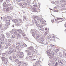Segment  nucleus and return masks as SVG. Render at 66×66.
I'll list each match as a JSON object with an SVG mask.
<instances>
[{"instance_id": "obj_1", "label": "nucleus", "mask_w": 66, "mask_h": 66, "mask_svg": "<svg viewBox=\"0 0 66 66\" xmlns=\"http://www.w3.org/2000/svg\"><path fill=\"white\" fill-rule=\"evenodd\" d=\"M44 35L45 36H47V39H50V38H51V36L49 34L47 33V32H45Z\"/></svg>"}, {"instance_id": "obj_2", "label": "nucleus", "mask_w": 66, "mask_h": 66, "mask_svg": "<svg viewBox=\"0 0 66 66\" xmlns=\"http://www.w3.org/2000/svg\"><path fill=\"white\" fill-rule=\"evenodd\" d=\"M2 60H4V63L5 64L7 63V60L6 58V57H2Z\"/></svg>"}, {"instance_id": "obj_3", "label": "nucleus", "mask_w": 66, "mask_h": 66, "mask_svg": "<svg viewBox=\"0 0 66 66\" xmlns=\"http://www.w3.org/2000/svg\"><path fill=\"white\" fill-rule=\"evenodd\" d=\"M41 35L40 34V33H39V34H36V36L35 37V38H36V39H38L39 38V36H40Z\"/></svg>"}, {"instance_id": "obj_4", "label": "nucleus", "mask_w": 66, "mask_h": 66, "mask_svg": "<svg viewBox=\"0 0 66 66\" xmlns=\"http://www.w3.org/2000/svg\"><path fill=\"white\" fill-rule=\"evenodd\" d=\"M30 32L32 34V35L33 36H34L35 34L34 32V30L33 29H31L30 31Z\"/></svg>"}, {"instance_id": "obj_5", "label": "nucleus", "mask_w": 66, "mask_h": 66, "mask_svg": "<svg viewBox=\"0 0 66 66\" xmlns=\"http://www.w3.org/2000/svg\"><path fill=\"white\" fill-rule=\"evenodd\" d=\"M34 32L35 33L34 35H35V34H39V33H38V32L37 31V30L35 29L34 30Z\"/></svg>"}, {"instance_id": "obj_6", "label": "nucleus", "mask_w": 66, "mask_h": 66, "mask_svg": "<svg viewBox=\"0 0 66 66\" xmlns=\"http://www.w3.org/2000/svg\"><path fill=\"white\" fill-rule=\"evenodd\" d=\"M18 31L19 32V33H21V34H24V33L23 32V31H22L21 30V29H19Z\"/></svg>"}, {"instance_id": "obj_7", "label": "nucleus", "mask_w": 66, "mask_h": 66, "mask_svg": "<svg viewBox=\"0 0 66 66\" xmlns=\"http://www.w3.org/2000/svg\"><path fill=\"white\" fill-rule=\"evenodd\" d=\"M6 35H7V38H9L10 37V34L9 33H7L6 34Z\"/></svg>"}, {"instance_id": "obj_8", "label": "nucleus", "mask_w": 66, "mask_h": 66, "mask_svg": "<svg viewBox=\"0 0 66 66\" xmlns=\"http://www.w3.org/2000/svg\"><path fill=\"white\" fill-rule=\"evenodd\" d=\"M6 2H4L3 3V5L4 6V7H5V6H7V5H6Z\"/></svg>"}, {"instance_id": "obj_9", "label": "nucleus", "mask_w": 66, "mask_h": 66, "mask_svg": "<svg viewBox=\"0 0 66 66\" xmlns=\"http://www.w3.org/2000/svg\"><path fill=\"white\" fill-rule=\"evenodd\" d=\"M63 55L64 58H66V53L63 52Z\"/></svg>"}, {"instance_id": "obj_10", "label": "nucleus", "mask_w": 66, "mask_h": 66, "mask_svg": "<svg viewBox=\"0 0 66 66\" xmlns=\"http://www.w3.org/2000/svg\"><path fill=\"white\" fill-rule=\"evenodd\" d=\"M57 19H56L55 20V21H56L57 20H62V18H57Z\"/></svg>"}, {"instance_id": "obj_11", "label": "nucleus", "mask_w": 66, "mask_h": 66, "mask_svg": "<svg viewBox=\"0 0 66 66\" xmlns=\"http://www.w3.org/2000/svg\"><path fill=\"white\" fill-rule=\"evenodd\" d=\"M41 22H43L44 23H45L46 22V21H43V19H41V20H40Z\"/></svg>"}, {"instance_id": "obj_12", "label": "nucleus", "mask_w": 66, "mask_h": 66, "mask_svg": "<svg viewBox=\"0 0 66 66\" xmlns=\"http://www.w3.org/2000/svg\"><path fill=\"white\" fill-rule=\"evenodd\" d=\"M13 21L15 23H18V20L17 19H14Z\"/></svg>"}, {"instance_id": "obj_13", "label": "nucleus", "mask_w": 66, "mask_h": 66, "mask_svg": "<svg viewBox=\"0 0 66 66\" xmlns=\"http://www.w3.org/2000/svg\"><path fill=\"white\" fill-rule=\"evenodd\" d=\"M47 55L48 56H50L51 55V54L50 52H48L47 53Z\"/></svg>"}, {"instance_id": "obj_14", "label": "nucleus", "mask_w": 66, "mask_h": 66, "mask_svg": "<svg viewBox=\"0 0 66 66\" xmlns=\"http://www.w3.org/2000/svg\"><path fill=\"white\" fill-rule=\"evenodd\" d=\"M6 45L8 47L9 46H11V44H10V43H6Z\"/></svg>"}, {"instance_id": "obj_15", "label": "nucleus", "mask_w": 66, "mask_h": 66, "mask_svg": "<svg viewBox=\"0 0 66 66\" xmlns=\"http://www.w3.org/2000/svg\"><path fill=\"white\" fill-rule=\"evenodd\" d=\"M14 61L15 62H16V63H18V62H19V60H18V59H17L15 60V61Z\"/></svg>"}, {"instance_id": "obj_16", "label": "nucleus", "mask_w": 66, "mask_h": 66, "mask_svg": "<svg viewBox=\"0 0 66 66\" xmlns=\"http://www.w3.org/2000/svg\"><path fill=\"white\" fill-rule=\"evenodd\" d=\"M23 56H24L23 55H20L19 56V57L20 58H23Z\"/></svg>"}, {"instance_id": "obj_17", "label": "nucleus", "mask_w": 66, "mask_h": 66, "mask_svg": "<svg viewBox=\"0 0 66 66\" xmlns=\"http://www.w3.org/2000/svg\"><path fill=\"white\" fill-rule=\"evenodd\" d=\"M8 42H9V43H11V42H12V40L11 39H8Z\"/></svg>"}, {"instance_id": "obj_18", "label": "nucleus", "mask_w": 66, "mask_h": 66, "mask_svg": "<svg viewBox=\"0 0 66 66\" xmlns=\"http://www.w3.org/2000/svg\"><path fill=\"white\" fill-rule=\"evenodd\" d=\"M13 52V51L12 50H10L9 52V54H11Z\"/></svg>"}, {"instance_id": "obj_19", "label": "nucleus", "mask_w": 66, "mask_h": 66, "mask_svg": "<svg viewBox=\"0 0 66 66\" xmlns=\"http://www.w3.org/2000/svg\"><path fill=\"white\" fill-rule=\"evenodd\" d=\"M10 22L7 23H6V24H5V26H9V25H10Z\"/></svg>"}, {"instance_id": "obj_20", "label": "nucleus", "mask_w": 66, "mask_h": 66, "mask_svg": "<svg viewBox=\"0 0 66 66\" xmlns=\"http://www.w3.org/2000/svg\"><path fill=\"white\" fill-rule=\"evenodd\" d=\"M55 57L54 55H52L51 57H50V59H51L52 58H54Z\"/></svg>"}, {"instance_id": "obj_21", "label": "nucleus", "mask_w": 66, "mask_h": 66, "mask_svg": "<svg viewBox=\"0 0 66 66\" xmlns=\"http://www.w3.org/2000/svg\"><path fill=\"white\" fill-rule=\"evenodd\" d=\"M16 36H17V37H18L19 38V37H20V34L18 33L16 35Z\"/></svg>"}, {"instance_id": "obj_22", "label": "nucleus", "mask_w": 66, "mask_h": 66, "mask_svg": "<svg viewBox=\"0 0 66 66\" xmlns=\"http://www.w3.org/2000/svg\"><path fill=\"white\" fill-rule=\"evenodd\" d=\"M0 40L2 41H4V39L2 37H1L0 38Z\"/></svg>"}, {"instance_id": "obj_23", "label": "nucleus", "mask_w": 66, "mask_h": 66, "mask_svg": "<svg viewBox=\"0 0 66 66\" xmlns=\"http://www.w3.org/2000/svg\"><path fill=\"white\" fill-rule=\"evenodd\" d=\"M19 23H22V21L21 20H19Z\"/></svg>"}, {"instance_id": "obj_24", "label": "nucleus", "mask_w": 66, "mask_h": 66, "mask_svg": "<svg viewBox=\"0 0 66 66\" xmlns=\"http://www.w3.org/2000/svg\"><path fill=\"white\" fill-rule=\"evenodd\" d=\"M59 51V49L57 48L55 50V52L56 53H57V52Z\"/></svg>"}, {"instance_id": "obj_25", "label": "nucleus", "mask_w": 66, "mask_h": 66, "mask_svg": "<svg viewBox=\"0 0 66 66\" xmlns=\"http://www.w3.org/2000/svg\"><path fill=\"white\" fill-rule=\"evenodd\" d=\"M14 34L15 35H17L18 34V33H17V32L15 31L14 32Z\"/></svg>"}, {"instance_id": "obj_26", "label": "nucleus", "mask_w": 66, "mask_h": 66, "mask_svg": "<svg viewBox=\"0 0 66 66\" xmlns=\"http://www.w3.org/2000/svg\"><path fill=\"white\" fill-rule=\"evenodd\" d=\"M9 49L10 50H11L13 49V47L12 46H10L9 47Z\"/></svg>"}, {"instance_id": "obj_27", "label": "nucleus", "mask_w": 66, "mask_h": 66, "mask_svg": "<svg viewBox=\"0 0 66 66\" xmlns=\"http://www.w3.org/2000/svg\"><path fill=\"white\" fill-rule=\"evenodd\" d=\"M23 4L24 5H27V4L26 3H23Z\"/></svg>"}, {"instance_id": "obj_28", "label": "nucleus", "mask_w": 66, "mask_h": 66, "mask_svg": "<svg viewBox=\"0 0 66 66\" xmlns=\"http://www.w3.org/2000/svg\"><path fill=\"white\" fill-rule=\"evenodd\" d=\"M12 46V48H14L15 47V45L14 44H13Z\"/></svg>"}, {"instance_id": "obj_29", "label": "nucleus", "mask_w": 66, "mask_h": 66, "mask_svg": "<svg viewBox=\"0 0 66 66\" xmlns=\"http://www.w3.org/2000/svg\"><path fill=\"white\" fill-rule=\"evenodd\" d=\"M10 22V21L8 20H7L6 21V22H7V23H9V22Z\"/></svg>"}, {"instance_id": "obj_30", "label": "nucleus", "mask_w": 66, "mask_h": 66, "mask_svg": "<svg viewBox=\"0 0 66 66\" xmlns=\"http://www.w3.org/2000/svg\"><path fill=\"white\" fill-rule=\"evenodd\" d=\"M28 27H29V25L27 24L25 26V27L26 29L28 28Z\"/></svg>"}, {"instance_id": "obj_31", "label": "nucleus", "mask_w": 66, "mask_h": 66, "mask_svg": "<svg viewBox=\"0 0 66 66\" xmlns=\"http://www.w3.org/2000/svg\"><path fill=\"white\" fill-rule=\"evenodd\" d=\"M12 50V52H16V50L13 49Z\"/></svg>"}, {"instance_id": "obj_32", "label": "nucleus", "mask_w": 66, "mask_h": 66, "mask_svg": "<svg viewBox=\"0 0 66 66\" xmlns=\"http://www.w3.org/2000/svg\"><path fill=\"white\" fill-rule=\"evenodd\" d=\"M51 54H52V55H54V53L53 51H51Z\"/></svg>"}, {"instance_id": "obj_33", "label": "nucleus", "mask_w": 66, "mask_h": 66, "mask_svg": "<svg viewBox=\"0 0 66 66\" xmlns=\"http://www.w3.org/2000/svg\"><path fill=\"white\" fill-rule=\"evenodd\" d=\"M43 27V25H40L39 26V28H42Z\"/></svg>"}, {"instance_id": "obj_34", "label": "nucleus", "mask_w": 66, "mask_h": 66, "mask_svg": "<svg viewBox=\"0 0 66 66\" xmlns=\"http://www.w3.org/2000/svg\"><path fill=\"white\" fill-rule=\"evenodd\" d=\"M39 40H40V39H38L37 40V41L38 42H39V43H42V44H43V43H41V42H39Z\"/></svg>"}, {"instance_id": "obj_35", "label": "nucleus", "mask_w": 66, "mask_h": 66, "mask_svg": "<svg viewBox=\"0 0 66 66\" xmlns=\"http://www.w3.org/2000/svg\"><path fill=\"white\" fill-rule=\"evenodd\" d=\"M28 54L29 55H31V52H28Z\"/></svg>"}, {"instance_id": "obj_36", "label": "nucleus", "mask_w": 66, "mask_h": 66, "mask_svg": "<svg viewBox=\"0 0 66 66\" xmlns=\"http://www.w3.org/2000/svg\"><path fill=\"white\" fill-rule=\"evenodd\" d=\"M12 38H15V35H13L12 36Z\"/></svg>"}, {"instance_id": "obj_37", "label": "nucleus", "mask_w": 66, "mask_h": 66, "mask_svg": "<svg viewBox=\"0 0 66 66\" xmlns=\"http://www.w3.org/2000/svg\"><path fill=\"white\" fill-rule=\"evenodd\" d=\"M24 18L23 19V20L24 21V20H27V18H26V17H24Z\"/></svg>"}, {"instance_id": "obj_38", "label": "nucleus", "mask_w": 66, "mask_h": 66, "mask_svg": "<svg viewBox=\"0 0 66 66\" xmlns=\"http://www.w3.org/2000/svg\"><path fill=\"white\" fill-rule=\"evenodd\" d=\"M55 61H57V58L55 57L53 59Z\"/></svg>"}, {"instance_id": "obj_39", "label": "nucleus", "mask_w": 66, "mask_h": 66, "mask_svg": "<svg viewBox=\"0 0 66 66\" xmlns=\"http://www.w3.org/2000/svg\"><path fill=\"white\" fill-rule=\"evenodd\" d=\"M13 57L14 59H16V56H15L13 55Z\"/></svg>"}, {"instance_id": "obj_40", "label": "nucleus", "mask_w": 66, "mask_h": 66, "mask_svg": "<svg viewBox=\"0 0 66 66\" xmlns=\"http://www.w3.org/2000/svg\"><path fill=\"white\" fill-rule=\"evenodd\" d=\"M9 10H10V9L9 8H7L6 9V11H7V12L8 11H9Z\"/></svg>"}, {"instance_id": "obj_41", "label": "nucleus", "mask_w": 66, "mask_h": 66, "mask_svg": "<svg viewBox=\"0 0 66 66\" xmlns=\"http://www.w3.org/2000/svg\"><path fill=\"white\" fill-rule=\"evenodd\" d=\"M23 45L25 47H27V45H26L25 44H23Z\"/></svg>"}, {"instance_id": "obj_42", "label": "nucleus", "mask_w": 66, "mask_h": 66, "mask_svg": "<svg viewBox=\"0 0 66 66\" xmlns=\"http://www.w3.org/2000/svg\"><path fill=\"white\" fill-rule=\"evenodd\" d=\"M20 55H23V53L22 52H21L20 53Z\"/></svg>"}, {"instance_id": "obj_43", "label": "nucleus", "mask_w": 66, "mask_h": 66, "mask_svg": "<svg viewBox=\"0 0 66 66\" xmlns=\"http://www.w3.org/2000/svg\"><path fill=\"white\" fill-rule=\"evenodd\" d=\"M10 9L11 10H13V6H11L10 7Z\"/></svg>"}, {"instance_id": "obj_44", "label": "nucleus", "mask_w": 66, "mask_h": 66, "mask_svg": "<svg viewBox=\"0 0 66 66\" xmlns=\"http://www.w3.org/2000/svg\"><path fill=\"white\" fill-rule=\"evenodd\" d=\"M29 51H29V50H26L25 51V52H29Z\"/></svg>"}, {"instance_id": "obj_45", "label": "nucleus", "mask_w": 66, "mask_h": 66, "mask_svg": "<svg viewBox=\"0 0 66 66\" xmlns=\"http://www.w3.org/2000/svg\"><path fill=\"white\" fill-rule=\"evenodd\" d=\"M10 33H11V34H13V31H10Z\"/></svg>"}, {"instance_id": "obj_46", "label": "nucleus", "mask_w": 66, "mask_h": 66, "mask_svg": "<svg viewBox=\"0 0 66 66\" xmlns=\"http://www.w3.org/2000/svg\"><path fill=\"white\" fill-rule=\"evenodd\" d=\"M34 7H37V5L36 4L34 5Z\"/></svg>"}, {"instance_id": "obj_47", "label": "nucleus", "mask_w": 66, "mask_h": 66, "mask_svg": "<svg viewBox=\"0 0 66 66\" xmlns=\"http://www.w3.org/2000/svg\"><path fill=\"white\" fill-rule=\"evenodd\" d=\"M32 55H33V54H32V55L31 56H29V58H30V59H32V57H32Z\"/></svg>"}, {"instance_id": "obj_48", "label": "nucleus", "mask_w": 66, "mask_h": 66, "mask_svg": "<svg viewBox=\"0 0 66 66\" xmlns=\"http://www.w3.org/2000/svg\"><path fill=\"white\" fill-rule=\"evenodd\" d=\"M5 41L6 43L8 42V39H5Z\"/></svg>"}, {"instance_id": "obj_49", "label": "nucleus", "mask_w": 66, "mask_h": 66, "mask_svg": "<svg viewBox=\"0 0 66 66\" xmlns=\"http://www.w3.org/2000/svg\"><path fill=\"white\" fill-rule=\"evenodd\" d=\"M15 37V38L16 39H18V38H19L17 36H16Z\"/></svg>"}, {"instance_id": "obj_50", "label": "nucleus", "mask_w": 66, "mask_h": 66, "mask_svg": "<svg viewBox=\"0 0 66 66\" xmlns=\"http://www.w3.org/2000/svg\"><path fill=\"white\" fill-rule=\"evenodd\" d=\"M41 40L42 42H44V38H42L41 39Z\"/></svg>"}, {"instance_id": "obj_51", "label": "nucleus", "mask_w": 66, "mask_h": 66, "mask_svg": "<svg viewBox=\"0 0 66 66\" xmlns=\"http://www.w3.org/2000/svg\"><path fill=\"white\" fill-rule=\"evenodd\" d=\"M5 53H3L2 54V55L3 56H5Z\"/></svg>"}, {"instance_id": "obj_52", "label": "nucleus", "mask_w": 66, "mask_h": 66, "mask_svg": "<svg viewBox=\"0 0 66 66\" xmlns=\"http://www.w3.org/2000/svg\"><path fill=\"white\" fill-rule=\"evenodd\" d=\"M58 64V63L57 62H56L55 64V66H57V65Z\"/></svg>"}, {"instance_id": "obj_53", "label": "nucleus", "mask_w": 66, "mask_h": 66, "mask_svg": "<svg viewBox=\"0 0 66 66\" xmlns=\"http://www.w3.org/2000/svg\"><path fill=\"white\" fill-rule=\"evenodd\" d=\"M16 45L17 46H19V45H20V43H18L16 44Z\"/></svg>"}, {"instance_id": "obj_54", "label": "nucleus", "mask_w": 66, "mask_h": 66, "mask_svg": "<svg viewBox=\"0 0 66 66\" xmlns=\"http://www.w3.org/2000/svg\"><path fill=\"white\" fill-rule=\"evenodd\" d=\"M45 31H48V30L47 29V28H45Z\"/></svg>"}, {"instance_id": "obj_55", "label": "nucleus", "mask_w": 66, "mask_h": 66, "mask_svg": "<svg viewBox=\"0 0 66 66\" xmlns=\"http://www.w3.org/2000/svg\"><path fill=\"white\" fill-rule=\"evenodd\" d=\"M60 63H61L62 64H63V61L61 60Z\"/></svg>"}, {"instance_id": "obj_56", "label": "nucleus", "mask_w": 66, "mask_h": 66, "mask_svg": "<svg viewBox=\"0 0 66 66\" xmlns=\"http://www.w3.org/2000/svg\"><path fill=\"white\" fill-rule=\"evenodd\" d=\"M1 36L3 37H4V35H3V34H2L1 35Z\"/></svg>"}, {"instance_id": "obj_57", "label": "nucleus", "mask_w": 66, "mask_h": 66, "mask_svg": "<svg viewBox=\"0 0 66 66\" xmlns=\"http://www.w3.org/2000/svg\"><path fill=\"white\" fill-rule=\"evenodd\" d=\"M9 59L10 60H12V57L10 56V57L9 58Z\"/></svg>"}, {"instance_id": "obj_58", "label": "nucleus", "mask_w": 66, "mask_h": 66, "mask_svg": "<svg viewBox=\"0 0 66 66\" xmlns=\"http://www.w3.org/2000/svg\"><path fill=\"white\" fill-rule=\"evenodd\" d=\"M8 46H7V45L5 46V48L6 49H7V48H8Z\"/></svg>"}, {"instance_id": "obj_59", "label": "nucleus", "mask_w": 66, "mask_h": 66, "mask_svg": "<svg viewBox=\"0 0 66 66\" xmlns=\"http://www.w3.org/2000/svg\"><path fill=\"white\" fill-rule=\"evenodd\" d=\"M16 29H12V31H16Z\"/></svg>"}, {"instance_id": "obj_60", "label": "nucleus", "mask_w": 66, "mask_h": 66, "mask_svg": "<svg viewBox=\"0 0 66 66\" xmlns=\"http://www.w3.org/2000/svg\"><path fill=\"white\" fill-rule=\"evenodd\" d=\"M16 55L17 56H19V55H19V54H16Z\"/></svg>"}, {"instance_id": "obj_61", "label": "nucleus", "mask_w": 66, "mask_h": 66, "mask_svg": "<svg viewBox=\"0 0 66 66\" xmlns=\"http://www.w3.org/2000/svg\"><path fill=\"white\" fill-rule=\"evenodd\" d=\"M61 59H59V61H58V62L59 63H60L61 62Z\"/></svg>"}, {"instance_id": "obj_62", "label": "nucleus", "mask_w": 66, "mask_h": 66, "mask_svg": "<svg viewBox=\"0 0 66 66\" xmlns=\"http://www.w3.org/2000/svg\"><path fill=\"white\" fill-rule=\"evenodd\" d=\"M6 19H7V18H6V17H5V18H4L3 17V19H4L5 20H6Z\"/></svg>"}, {"instance_id": "obj_63", "label": "nucleus", "mask_w": 66, "mask_h": 66, "mask_svg": "<svg viewBox=\"0 0 66 66\" xmlns=\"http://www.w3.org/2000/svg\"><path fill=\"white\" fill-rule=\"evenodd\" d=\"M12 42H15V39L14 38H13L12 39Z\"/></svg>"}, {"instance_id": "obj_64", "label": "nucleus", "mask_w": 66, "mask_h": 66, "mask_svg": "<svg viewBox=\"0 0 66 66\" xmlns=\"http://www.w3.org/2000/svg\"><path fill=\"white\" fill-rule=\"evenodd\" d=\"M21 7H22V8H24V6H23V5H21Z\"/></svg>"}]
</instances>
